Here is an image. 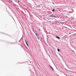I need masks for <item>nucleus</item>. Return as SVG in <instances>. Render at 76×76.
<instances>
[{
    "mask_svg": "<svg viewBox=\"0 0 76 76\" xmlns=\"http://www.w3.org/2000/svg\"><path fill=\"white\" fill-rule=\"evenodd\" d=\"M25 41L26 43V44L27 45L28 47H29V45H28V43L26 41V40L25 39Z\"/></svg>",
    "mask_w": 76,
    "mask_h": 76,
    "instance_id": "obj_2",
    "label": "nucleus"
},
{
    "mask_svg": "<svg viewBox=\"0 0 76 76\" xmlns=\"http://www.w3.org/2000/svg\"><path fill=\"white\" fill-rule=\"evenodd\" d=\"M49 17H53L55 18H57L56 17V16H54L53 14H52L50 15H49Z\"/></svg>",
    "mask_w": 76,
    "mask_h": 76,
    "instance_id": "obj_1",
    "label": "nucleus"
},
{
    "mask_svg": "<svg viewBox=\"0 0 76 76\" xmlns=\"http://www.w3.org/2000/svg\"><path fill=\"white\" fill-rule=\"evenodd\" d=\"M37 30L39 31H41V30H40L39 28V29H38Z\"/></svg>",
    "mask_w": 76,
    "mask_h": 76,
    "instance_id": "obj_8",
    "label": "nucleus"
},
{
    "mask_svg": "<svg viewBox=\"0 0 76 76\" xmlns=\"http://www.w3.org/2000/svg\"><path fill=\"white\" fill-rule=\"evenodd\" d=\"M72 52H74V53H75V51L73 50H72Z\"/></svg>",
    "mask_w": 76,
    "mask_h": 76,
    "instance_id": "obj_11",
    "label": "nucleus"
},
{
    "mask_svg": "<svg viewBox=\"0 0 76 76\" xmlns=\"http://www.w3.org/2000/svg\"><path fill=\"white\" fill-rule=\"evenodd\" d=\"M54 10H55V9H53L52 10V12H54Z\"/></svg>",
    "mask_w": 76,
    "mask_h": 76,
    "instance_id": "obj_6",
    "label": "nucleus"
},
{
    "mask_svg": "<svg viewBox=\"0 0 76 76\" xmlns=\"http://www.w3.org/2000/svg\"><path fill=\"white\" fill-rule=\"evenodd\" d=\"M13 19L14 20V19L13 18Z\"/></svg>",
    "mask_w": 76,
    "mask_h": 76,
    "instance_id": "obj_16",
    "label": "nucleus"
},
{
    "mask_svg": "<svg viewBox=\"0 0 76 76\" xmlns=\"http://www.w3.org/2000/svg\"><path fill=\"white\" fill-rule=\"evenodd\" d=\"M36 35L37 37H38V33H36Z\"/></svg>",
    "mask_w": 76,
    "mask_h": 76,
    "instance_id": "obj_5",
    "label": "nucleus"
},
{
    "mask_svg": "<svg viewBox=\"0 0 76 76\" xmlns=\"http://www.w3.org/2000/svg\"><path fill=\"white\" fill-rule=\"evenodd\" d=\"M19 2H20V1H18V3H19Z\"/></svg>",
    "mask_w": 76,
    "mask_h": 76,
    "instance_id": "obj_10",
    "label": "nucleus"
},
{
    "mask_svg": "<svg viewBox=\"0 0 76 76\" xmlns=\"http://www.w3.org/2000/svg\"><path fill=\"white\" fill-rule=\"evenodd\" d=\"M37 38L39 40V37H37Z\"/></svg>",
    "mask_w": 76,
    "mask_h": 76,
    "instance_id": "obj_9",
    "label": "nucleus"
},
{
    "mask_svg": "<svg viewBox=\"0 0 76 76\" xmlns=\"http://www.w3.org/2000/svg\"><path fill=\"white\" fill-rule=\"evenodd\" d=\"M57 50H58V51L59 52V51H60V49H58Z\"/></svg>",
    "mask_w": 76,
    "mask_h": 76,
    "instance_id": "obj_7",
    "label": "nucleus"
},
{
    "mask_svg": "<svg viewBox=\"0 0 76 76\" xmlns=\"http://www.w3.org/2000/svg\"><path fill=\"white\" fill-rule=\"evenodd\" d=\"M56 38H57V39H60V38L59 37H58V36H56Z\"/></svg>",
    "mask_w": 76,
    "mask_h": 76,
    "instance_id": "obj_3",
    "label": "nucleus"
},
{
    "mask_svg": "<svg viewBox=\"0 0 76 76\" xmlns=\"http://www.w3.org/2000/svg\"><path fill=\"white\" fill-rule=\"evenodd\" d=\"M64 75H66H66H66V74H65V73H64Z\"/></svg>",
    "mask_w": 76,
    "mask_h": 76,
    "instance_id": "obj_12",
    "label": "nucleus"
},
{
    "mask_svg": "<svg viewBox=\"0 0 76 76\" xmlns=\"http://www.w3.org/2000/svg\"><path fill=\"white\" fill-rule=\"evenodd\" d=\"M53 3V4H54V5L55 4H54V3Z\"/></svg>",
    "mask_w": 76,
    "mask_h": 76,
    "instance_id": "obj_13",
    "label": "nucleus"
},
{
    "mask_svg": "<svg viewBox=\"0 0 76 76\" xmlns=\"http://www.w3.org/2000/svg\"><path fill=\"white\" fill-rule=\"evenodd\" d=\"M19 41H20V40H19Z\"/></svg>",
    "mask_w": 76,
    "mask_h": 76,
    "instance_id": "obj_15",
    "label": "nucleus"
},
{
    "mask_svg": "<svg viewBox=\"0 0 76 76\" xmlns=\"http://www.w3.org/2000/svg\"><path fill=\"white\" fill-rule=\"evenodd\" d=\"M66 70H67V69H66Z\"/></svg>",
    "mask_w": 76,
    "mask_h": 76,
    "instance_id": "obj_14",
    "label": "nucleus"
},
{
    "mask_svg": "<svg viewBox=\"0 0 76 76\" xmlns=\"http://www.w3.org/2000/svg\"><path fill=\"white\" fill-rule=\"evenodd\" d=\"M49 66H50V67L51 69H52V70H54V69H53V67H52V66H51L50 65H49Z\"/></svg>",
    "mask_w": 76,
    "mask_h": 76,
    "instance_id": "obj_4",
    "label": "nucleus"
}]
</instances>
